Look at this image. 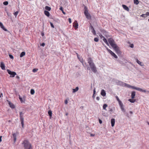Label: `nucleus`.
Instances as JSON below:
<instances>
[{
    "instance_id": "8",
    "label": "nucleus",
    "mask_w": 149,
    "mask_h": 149,
    "mask_svg": "<svg viewBox=\"0 0 149 149\" xmlns=\"http://www.w3.org/2000/svg\"><path fill=\"white\" fill-rule=\"evenodd\" d=\"M18 132H17L16 133H14L12 134V135L13 138L14 142L15 143L16 142L17 140V136L18 134Z\"/></svg>"
},
{
    "instance_id": "41",
    "label": "nucleus",
    "mask_w": 149,
    "mask_h": 149,
    "mask_svg": "<svg viewBox=\"0 0 149 149\" xmlns=\"http://www.w3.org/2000/svg\"><path fill=\"white\" fill-rule=\"evenodd\" d=\"M101 32L103 33L104 34H105V33H106L107 32L106 31L103 30L101 31Z\"/></svg>"
},
{
    "instance_id": "56",
    "label": "nucleus",
    "mask_w": 149,
    "mask_h": 149,
    "mask_svg": "<svg viewBox=\"0 0 149 149\" xmlns=\"http://www.w3.org/2000/svg\"><path fill=\"white\" fill-rule=\"evenodd\" d=\"M93 97L94 98L95 97V95H93Z\"/></svg>"
},
{
    "instance_id": "22",
    "label": "nucleus",
    "mask_w": 149,
    "mask_h": 149,
    "mask_svg": "<svg viewBox=\"0 0 149 149\" xmlns=\"http://www.w3.org/2000/svg\"><path fill=\"white\" fill-rule=\"evenodd\" d=\"M79 87H77L73 89H72V92L73 93H74L76 92L77 91L79 90Z\"/></svg>"
},
{
    "instance_id": "38",
    "label": "nucleus",
    "mask_w": 149,
    "mask_h": 149,
    "mask_svg": "<svg viewBox=\"0 0 149 149\" xmlns=\"http://www.w3.org/2000/svg\"><path fill=\"white\" fill-rule=\"evenodd\" d=\"M19 99L20 101L22 102H23V100H22V98L21 97H20V96L19 95Z\"/></svg>"
},
{
    "instance_id": "42",
    "label": "nucleus",
    "mask_w": 149,
    "mask_h": 149,
    "mask_svg": "<svg viewBox=\"0 0 149 149\" xmlns=\"http://www.w3.org/2000/svg\"><path fill=\"white\" fill-rule=\"evenodd\" d=\"M50 25L52 27L54 28V26L53 24L51 22H50Z\"/></svg>"
},
{
    "instance_id": "5",
    "label": "nucleus",
    "mask_w": 149,
    "mask_h": 149,
    "mask_svg": "<svg viewBox=\"0 0 149 149\" xmlns=\"http://www.w3.org/2000/svg\"><path fill=\"white\" fill-rule=\"evenodd\" d=\"M7 71L8 73L10 75V77H13L16 75V73L15 72H12L9 70L7 69Z\"/></svg>"
},
{
    "instance_id": "24",
    "label": "nucleus",
    "mask_w": 149,
    "mask_h": 149,
    "mask_svg": "<svg viewBox=\"0 0 149 149\" xmlns=\"http://www.w3.org/2000/svg\"><path fill=\"white\" fill-rule=\"evenodd\" d=\"M136 62L137 63L141 66H143V65L142 64L143 63L139 61L138 59H136Z\"/></svg>"
},
{
    "instance_id": "13",
    "label": "nucleus",
    "mask_w": 149,
    "mask_h": 149,
    "mask_svg": "<svg viewBox=\"0 0 149 149\" xmlns=\"http://www.w3.org/2000/svg\"><path fill=\"white\" fill-rule=\"evenodd\" d=\"M111 123L112 127L114 126L115 123V119L114 118H112L111 120Z\"/></svg>"
},
{
    "instance_id": "45",
    "label": "nucleus",
    "mask_w": 149,
    "mask_h": 149,
    "mask_svg": "<svg viewBox=\"0 0 149 149\" xmlns=\"http://www.w3.org/2000/svg\"><path fill=\"white\" fill-rule=\"evenodd\" d=\"M96 91H95V88L93 90V95H95V93Z\"/></svg>"
},
{
    "instance_id": "49",
    "label": "nucleus",
    "mask_w": 149,
    "mask_h": 149,
    "mask_svg": "<svg viewBox=\"0 0 149 149\" xmlns=\"http://www.w3.org/2000/svg\"><path fill=\"white\" fill-rule=\"evenodd\" d=\"M99 122L100 124H101L102 123V121L101 120L99 119Z\"/></svg>"
},
{
    "instance_id": "3",
    "label": "nucleus",
    "mask_w": 149,
    "mask_h": 149,
    "mask_svg": "<svg viewBox=\"0 0 149 149\" xmlns=\"http://www.w3.org/2000/svg\"><path fill=\"white\" fill-rule=\"evenodd\" d=\"M125 86H126L128 88H131L133 89H135L137 91H140L141 92H144V93H146V90H143L141 88H137V87H134V86H131L128 84H126V83H125Z\"/></svg>"
},
{
    "instance_id": "31",
    "label": "nucleus",
    "mask_w": 149,
    "mask_h": 149,
    "mask_svg": "<svg viewBox=\"0 0 149 149\" xmlns=\"http://www.w3.org/2000/svg\"><path fill=\"white\" fill-rule=\"evenodd\" d=\"M140 16L144 17V18H146L147 17L146 16V13L142 14L140 15Z\"/></svg>"
},
{
    "instance_id": "6",
    "label": "nucleus",
    "mask_w": 149,
    "mask_h": 149,
    "mask_svg": "<svg viewBox=\"0 0 149 149\" xmlns=\"http://www.w3.org/2000/svg\"><path fill=\"white\" fill-rule=\"evenodd\" d=\"M99 36L101 39H102L103 41L108 46H109V44L107 42V39L103 36L101 33H99Z\"/></svg>"
},
{
    "instance_id": "10",
    "label": "nucleus",
    "mask_w": 149,
    "mask_h": 149,
    "mask_svg": "<svg viewBox=\"0 0 149 149\" xmlns=\"http://www.w3.org/2000/svg\"><path fill=\"white\" fill-rule=\"evenodd\" d=\"M118 103L122 111L123 112H125V110L124 108V106L123 104L122 103V102H121Z\"/></svg>"
},
{
    "instance_id": "1",
    "label": "nucleus",
    "mask_w": 149,
    "mask_h": 149,
    "mask_svg": "<svg viewBox=\"0 0 149 149\" xmlns=\"http://www.w3.org/2000/svg\"><path fill=\"white\" fill-rule=\"evenodd\" d=\"M108 41L111 46L115 51L116 52L117 54L119 53L120 51L119 48L117 45L115 43L114 40L112 38H110L108 39Z\"/></svg>"
},
{
    "instance_id": "46",
    "label": "nucleus",
    "mask_w": 149,
    "mask_h": 149,
    "mask_svg": "<svg viewBox=\"0 0 149 149\" xmlns=\"http://www.w3.org/2000/svg\"><path fill=\"white\" fill-rule=\"evenodd\" d=\"M68 103V101L67 100H65V104H67Z\"/></svg>"
},
{
    "instance_id": "28",
    "label": "nucleus",
    "mask_w": 149,
    "mask_h": 149,
    "mask_svg": "<svg viewBox=\"0 0 149 149\" xmlns=\"http://www.w3.org/2000/svg\"><path fill=\"white\" fill-rule=\"evenodd\" d=\"M25 53L24 52H22L20 55V57H22L25 56Z\"/></svg>"
},
{
    "instance_id": "51",
    "label": "nucleus",
    "mask_w": 149,
    "mask_h": 149,
    "mask_svg": "<svg viewBox=\"0 0 149 149\" xmlns=\"http://www.w3.org/2000/svg\"><path fill=\"white\" fill-rule=\"evenodd\" d=\"M95 134H90V136H95Z\"/></svg>"
},
{
    "instance_id": "36",
    "label": "nucleus",
    "mask_w": 149,
    "mask_h": 149,
    "mask_svg": "<svg viewBox=\"0 0 149 149\" xmlns=\"http://www.w3.org/2000/svg\"><path fill=\"white\" fill-rule=\"evenodd\" d=\"M94 40L95 42H97L99 41V39L97 38H94Z\"/></svg>"
},
{
    "instance_id": "2",
    "label": "nucleus",
    "mask_w": 149,
    "mask_h": 149,
    "mask_svg": "<svg viewBox=\"0 0 149 149\" xmlns=\"http://www.w3.org/2000/svg\"><path fill=\"white\" fill-rule=\"evenodd\" d=\"M88 61L91 70L93 72L96 73L97 72V68L91 58H89Z\"/></svg>"
},
{
    "instance_id": "9",
    "label": "nucleus",
    "mask_w": 149,
    "mask_h": 149,
    "mask_svg": "<svg viewBox=\"0 0 149 149\" xmlns=\"http://www.w3.org/2000/svg\"><path fill=\"white\" fill-rule=\"evenodd\" d=\"M23 144L25 149H28V141L27 140H24L23 142Z\"/></svg>"
},
{
    "instance_id": "29",
    "label": "nucleus",
    "mask_w": 149,
    "mask_h": 149,
    "mask_svg": "<svg viewBox=\"0 0 149 149\" xmlns=\"http://www.w3.org/2000/svg\"><path fill=\"white\" fill-rule=\"evenodd\" d=\"M134 3L136 4L137 5L139 3V2L138 0H134Z\"/></svg>"
},
{
    "instance_id": "26",
    "label": "nucleus",
    "mask_w": 149,
    "mask_h": 149,
    "mask_svg": "<svg viewBox=\"0 0 149 149\" xmlns=\"http://www.w3.org/2000/svg\"><path fill=\"white\" fill-rule=\"evenodd\" d=\"M45 9L46 10H47L48 11H50L51 10V7H50L49 6H46L45 7Z\"/></svg>"
},
{
    "instance_id": "11",
    "label": "nucleus",
    "mask_w": 149,
    "mask_h": 149,
    "mask_svg": "<svg viewBox=\"0 0 149 149\" xmlns=\"http://www.w3.org/2000/svg\"><path fill=\"white\" fill-rule=\"evenodd\" d=\"M73 26L74 27V29H76L78 28V23L76 21H75V22L73 23Z\"/></svg>"
},
{
    "instance_id": "21",
    "label": "nucleus",
    "mask_w": 149,
    "mask_h": 149,
    "mask_svg": "<svg viewBox=\"0 0 149 149\" xmlns=\"http://www.w3.org/2000/svg\"><path fill=\"white\" fill-rule=\"evenodd\" d=\"M9 105H10V107L14 109L15 108V105L12 103L9 102Z\"/></svg>"
},
{
    "instance_id": "37",
    "label": "nucleus",
    "mask_w": 149,
    "mask_h": 149,
    "mask_svg": "<svg viewBox=\"0 0 149 149\" xmlns=\"http://www.w3.org/2000/svg\"><path fill=\"white\" fill-rule=\"evenodd\" d=\"M32 148L31 144H29V148L28 149H32Z\"/></svg>"
},
{
    "instance_id": "33",
    "label": "nucleus",
    "mask_w": 149,
    "mask_h": 149,
    "mask_svg": "<svg viewBox=\"0 0 149 149\" xmlns=\"http://www.w3.org/2000/svg\"><path fill=\"white\" fill-rule=\"evenodd\" d=\"M8 1H4L3 2V4L4 5H7L8 4Z\"/></svg>"
},
{
    "instance_id": "12",
    "label": "nucleus",
    "mask_w": 149,
    "mask_h": 149,
    "mask_svg": "<svg viewBox=\"0 0 149 149\" xmlns=\"http://www.w3.org/2000/svg\"><path fill=\"white\" fill-rule=\"evenodd\" d=\"M0 67L2 69L4 70L5 69V65L3 62H1L0 64Z\"/></svg>"
},
{
    "instance_id": "7",
    "label": "nucleus",
    "mask_w": 149,
    "mask_h": 149,
    "mask_svg": "<svg viewBox=\"0 0 149 149\" xmlns=\"http://www.w3.org/2000/svg\"><path fill=\"white\" fill-rule=\"evenodd\" d=\"M23 114L22 112H20V120L21 122L22 125V127H23L24 126V118H23Z\"/></svg>"
},
{
    "instance_id": "25",
    "label": "nucleus",
    "mask_w": 149,
    "mask_h": 149,
    "mask_svg": "<svg viewBox=\"0 0 149 149\" xmlns=\"http://www.w3.org/2000/svg\"><path fill=\"white\" fill-rule=\"evenodd\" d=\"M128 101L131 103H134L136 101V100L133 99H129Z\"/></svg>"
},
{
    "instance_id": "15",
    "label": "nucleus",
    "mask_w": 149,
    "mask_h": 149,
    "mask_svg": "<svg viewBox=\"0 0 149 149\" xmlns=\"http://www.w3.org/2000/svg\"><path fill=\"white\" fill-rule=\"evenodd\" d=\"M0 26L5 31H7V30L6 28H5L4 27V26L3 25V24H2V23L0 22Z\"/></svg>"
},
{
    "instance_id": "4",
    "label": "nucleus",
    "mask_w": 149,
    "mask_h": 149,
    "mask_svg": "<svg viewBox=\"0 0 149 149\" xmlns=\"http://www.w3.org/2000/svg\"><path fill=\"white\" fill-rule=\"evenodd\" d=\"M84 14L86 16V18L88 19H91V17L90 14L88 13V10L87 7L85 6L84 7Z\"/></svg>"
},
{
    "instance_id": "52",
    "label": "nucleus",
    "mask_w": 149,
    "mask_h": 149,
    "mask_svg": "<svg viewBox=\"0 0 149 149\" xmlns=\"http://www.w3.org/2000/svg\"><path fill=\"white\" fill-rule=\"evenodd\" d=\"M60 10L61 11H63V8L62 7H61L60 8Z\"/></svg>"
},
{
    "instance_id": "53",
    "label": "nucleus",
    "mask_w": 149,
    "mask_h": 149,
    "mask_svg": "<svg viewBox=\"0 0 149 149\" xmlns=\"http://www.w3.org/2000/svg\"><path fill=\"white\" fill-rule=\"evenodd\" d=\"M96 99L97 100H100V97H96Z\"/></svg>"
},
{
    "instance_id": "43",
    "label": "nucleus",
    "mask_w": 149,
    "mask_h": 149,
    "mask_svg": "<svg viewBox=\"0 0 149 149\" xmlns=\"http://www.w3.org/2000/svg\"><path fill=\"white\" fill-rule=\"evenodd\" d=\"M68 21L70 23H71L72 22L71 19L70 18L68 19Z\"/></svg>"
},
{
    "instance_id": "59",
    "label": "nucleus",
    "mask_w": 149,
    "mask_h": 149,
    "mask_svg": "<svg viewBox=\"0 0 149 149\" xmlns=\"http://www.w3.org/2000/svg\"><path fill=\"white\" fill-rule=\"evenodd\" d=\"M63 14H65V13L64 12H63Z\"/></svg>"
},
{
    "instance_id": "58",
    "label": "nucleus",
    "mask_w": 149,
    "mask_h": 149,
    "mask_svg": "<svg viewBox=\"0 0 149 149\" xmlns=\"http://www.w3.org/2000/svg\"><path fill=\"white\" fill-rule=\"evenodd\" d=\"M147 123H148V124L149 125V122H148Z\"/></svg>"
},
{
    "instance_id": "57",
    "label": "nucleus",
    "mask_w": 149,
    "mask_h": 149,
    "mask_svg": "<svg viewBox=\"0 0 149 149\" xmlns=\"http://www.w3.org/2000/svg\"><path fill=\"white\" fill-rule=\"evenodd\" d=\"M130 113H132V111H130Z\"/></svg>"
},
{
    "instance_id": "47",
    "label": "nucleus",
    "mask_w": 149,
    "mask_h": 149,
    "mask_svg": "<svg viewBox=\"0 0 149 149\" xmlns=\"http://www.w3.org/2000/svg\"><path fill=\"white\" fill-rule=\"evenodd\" d=\"M41 45L42 46L44 47L45 45V43H43Z\"/></svg>"
},
{
    "instance_id": "60",
    "label": "nucleus",
    "mask_w": 149,
    "mask_h": 149,
    "mask_svg": "<svg viewBox=\"0 0 149 149\" xmlns=\"http://www.w3.org/2000/svg\"><path fill=\"white\" fill-rule=\"evenodd\" d=\"M148 22H149V19H148Z\"/></svg>"
},
{
    "instance_id": "32",
    "label": "nucleus",
    "mask_w": 149,
    "mask_h": 149,
    "mask_svg": "<svg viewBox=\"0 0 149 149\" xmlns=\"http://www.w3.org/2000/svg\"><path fill=\"white\" fill-rule=\"evenodd\" d=\"M116 98L117 100V101L118 102V103L119 102H121L120 100V99H119V98L118 96H116Z\"/></svg>"
},
{
    "instance_id": "19",
    "label": "nucleus",
    "mask_w": 149,
    "mask_h": 149,
    "mask_svg": "<svg viewBox=\"0 0 149 149\" xmlns=\"http://www.w3.org/2000/svg\"><path fill=\"white\" fill-rule=\"evenodd\" d=\"M106 49L113 56V55L114 54V53L112 52L111 50L109 49L107 47L106 48Z\"/></svg>"
},
{
    "instance_id": "50",
    "label": "nucleus",
    "mask_w": 149,
    "mask_h": 149,
    "mask_svg": "<svg viewBox=\"0 0 149 149\" xmlns=\"http://www.w3.org/2000/svg\"><path fill=\"white\" fill-rule=\"evenodd\" d=\"M15 77L16 78L18 79H19V77L18 76H16Z\"/></svg>"
},
{
    "instance_id": "35",
    "label": "nucleus",
    "mask_w": 149,
    "mask_h": 149,
    "mask_svg": "<svg viewBox=\"0 0 149 149\" xmlns=\"http://www.w3.org/2000/svg\"><path fill=\"white\" fill-rule=\"evenodd\" d=\"M38 70V69L37 68L33 69V72H36Z\"/></svg>"
},
{
    "instance_id": "48",
    "label": "nucleus",
    "mask_w": 149,
    "mask_h": 149,
    "mask_svg": "<svg viewBox=\"0 0 149 149\" xmlns=\"http://www.w3.org/2000/svg\"><path fill=\"white\" fill-rule=\"evenodd\" d=\"M130 47L131 48H133L134 47V45L133 44H131L130 45Z\"/></svg>"
},
{
    "instance_id": "20",
    "label": "nucleus",
    "mask_w": 149,
    "mask_h": 149,
    "mask_svg": "<svg viewBox=\"0 0 149 149\" xmlns=\"http://www.w3.org/2000/svg\"><path fill=\"white\" fill-rule=\"evenodd\" d=\"M45 14L47 16L49 17L50 16V13L47 10H45L44 11Z\"/></svg>"
},
{
    "instance_id": "39",
    "label": "nucleus",
    "mask_w": 149,
    "mask_h": 149,
    "mask_svg": "<svg viewBox=\"0 0 149 149\" xmlns=\"http://www.w3.org/2000/svg\"><path fill=\"white\" fill-rule=\"evenodd\" d=\"M9 56L10 57V58H11V59H13V56L11 54L9 55Z\"/></svg>"
},
{
    "instance_id": "23",
    "label": "nucleus",
    "mask_w": 149,
    "mask_h": 149,
    "mask_svg": "<svg viewBox=\"0 0 149 149\" xmlns=\"http://www.w3.org/2000/svg\"><path fill=\"white\" fill-rule=\"evenodd\" d=\"M48 113L49 116V118H51L52 116V111L51 110H49L48 111Z\"/></svg>"
},
{
    "instance_id": "16",
    "label": "nucleus",
    "mask_w": 149,
    "mask_h": 149,
    "mask_svg": "<svg viewBox=\"0 0 149 149\" xmlns=\"http://www.w3.org/2000/svg\"><path fill=\"white\" fill-rule=\"evenodd\" d=\"M136 93L135 91H133L131 93V98L132 99H134Z\"/></svg>"
},
{
    "instance_id": "14",
    "label": "nucleus",
    "mask_w": 149,
    "mask_h": 149,
    "mask_svg": "<svg viewBox=\"0 0 149 149\" xmlns=\"http://www.w3.org/2000/svg\"><path fill=\"white\" fill-rule=\"evenodd\" d=\"M101 94L102 96H104L106 95V93L104 90L102 89L101 90Z\"/></svg>"
},
{
    "instance_id": "34",
    "label": "nucleus",
    "mask_w": 149,
    "mask_h": 149,
    "mask_svg": "<svg viewBox=\"0 0 149 149\" xmlns=\"http://www.w3.org/2000/svg\"><path fill=\"white\" fill-rule=\"evenodd\" d=\"M18 13L19 12L18 11H17L14 13V14L15 17H16L17 15H18Z\"/></svg>"
},
{
    "instance_id": "30",
    "label": "nucleus",
    "mask_w": 149,
    "mask_h": 149,
    "mask_svg": "<svg viewBox=\"0 0 149 149\" xmlns=\"http://www.w3.org/2000/svg\"><path fill=\"white\" fill-rule=\"evenodd\" d=\"M107 105L106 104H104L103 106V109H104L106 110V108L107 107Z\"/></svg>"
},
{
    "instance_id": "17",
    "label": "nucleus",
    "mask_w": 149,
    "mask_h": 149,
    "mask_svg": "<svg viewBox=\"0 0 149 149\" xmlns=\"http://www.w3.org/2000/svg\"><path fill=\"white\" fill-rule=\"evenodd\" d=\"M122 7L125 10L128 11L129 10V9L125 5H123Z\"/></svg>"
},
{
    "instance_id": "55",
    "label": "nucleus",
    "mask_w": 149,
    "mask_h": 149,
    "mask_svg": "<svg viewBox=\"0 0 149 149\" xmlns=\"http://www.w3.org/2000/svg\"><path fill=\"white\" fill-rule=\"evenodd\" d=\"M44 35V34L43 33H41V35L42 36H43Z\"/></svg>"
},
{
    "instance_id": "27",
    "label": "nucleus",
    "mask_w": 149,
    "mask_h": 149,
    "mask_svg": "<svg viewBox=\"0 0 149 149\" xmlns=\"http://www.w3.org/2000/svg\"><path fill=\"white\" fill-rule=\"evenodd\" d=\"M35 93V91L34 89H31V91H30V93L31 95H33Z\"/></svg>"
},
{
    "instance_id": "44",
    "label": "nucleus",
    "mask_w": 149,
    "mask_h": 149,
    "mask_svg": "<svg viewBox=\"0 0 149 149\" xmlns=\"http://www.w3.org/2000/svg\"><path fill=\"white\" fill-rule=\"evenodd\" d=\"M146 14L147 17L148 16H149V12H147L146 13Z\"/></svg>"
},
{
    "instance_id": "18",
    "label": "nucleus",
    "mask_w": 149,
    "mask_h": 149,
    "mask_svg": "<svg viewBox=\"0 0 149 149\" xmlns=\"http://www.w3.org/2000/svg\"><path fill=\"white\" fill-rule=\"evenodd\" d=\"M91 29L92 30V32L93 33V35H96V33L95 29H94L93 27L92 26H91Z\"/></svg>"
},
{
    "instance_id": "54",
    "label": "nucleus",
    "mask_w": 149,
    "mask_h": 149,
    "mask_svg": "<svg viewBox=\"0 0 149 149\" xmlns=\"http://www.w3.org/2000/svg\"><path fill=\"white\" fill-rule=\"evenodd\" d=\"M1 138L2 136H0V143L2 141Z\"/></svg>"
},
{
    "instance_id": "40",
    "label": "nucleus",
    "mask_w": 149,
    "mask_h": 149,
    "mask_svg": "<svg viewBox=\"0 0 149 149\" xmlns=\"http://www.w3.org/2000/svg\"><path fill=\"white\" fill-rule=\"evenodd\" d=\"M112 56L115 58H118L117 56L114 53Z\"/></svg>"
}]
</instances>
